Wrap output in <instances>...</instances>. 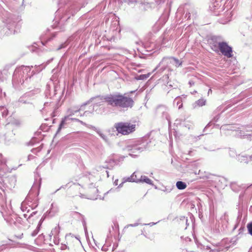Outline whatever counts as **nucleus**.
Instances as JSON below:
<instances>
[{
  "mask_svg": "<svg viewBox=\"0 0 252 252\" xmlns=\"http://www.w3.org/2000/svg\"><path fill=\"white\" fill-rule=\"evenodd\" d=\"M189 84H190V85H191V84H194V83H191V82L190 81V82H189Z\"/></svg>",
  "mask_w": 252,
  "mask_h": 252,
  "instance_id": "obj_17",
  "label": "nucleus"
},
{
  "mask_svg": "<svg viewBox=\"0 0 252 252\" xmlns=\"http://www.w3.org/2000/svg\"><path fill=\"white\" fill-rule=\"evenodd\" d=\"M172 59L175 61L176 65V66L177 67L179 66L180 65H181L182 62H180L179 60L178 59H176L175 58L172 57Z\"/></svg>",
  "mask_w": 252,
  "mask_h": 252,
  "instance_id": "obj_9",
  "label": "nucleus"
},
{
  "mask_svg": "<svg viewBox=\"0 0 252 252\" xmlns=\"http://www.w3.org/2000/svg\"><path fill=\"white\" fill-rule=\"evenodd\" d=\"M138 180V179L136 178V175H135V172H134L130 177H129L127 179V181L129 182H137Z\"/></svg>",
  "mask_w": 252,
  "mask_h": 252,
  "instance_id": "obj_7",
  "label": "nucleus"
},
{
  "mask_svg": "<svg viewBox=\"0 0 252 252\" xmlns=\"http://www.w3.org/2000/svg\"><path fill=\"white\" fill-rule=\"evenodd\" d=\"M72 113H70V114L68 116H65V117H64V118L63 119V120L59 126L58 131H60L61 129L62 128V127H63L64 125L66 124V123H65L66 121H67V119H69V117L72 115Z\"/></svg>",
  "mask_w": 252,
  "mask_h": 252,
  "instance_id": "obj_4",
  "label": "nucleus"
},
{
  "mask_svg": "<svg viewBox=\"0 0 252 252\" xmlns=\"http://www.w3.org/2000/svg\"><path fill=\"white\" fill-rule=\"evenodd\" d=\"M40 151V149L38 148L32 149V152L33 153H35V152H39Z\"/></svg>",
  "mask_w": 252,
  "mask_h": 252,
  "instance_id": "obj_12",
  "label": "nucleus"
},
{
  "mask_svg": "<svg viewBox=\"0 0 252 252\" xmlns=\"http://www.w3.org/2000/svg\"><path fill=\"white\" fill-rule=\"evenodd\" d=\"M176 187L179 189H184L186 188L187 185L182 181H178L176 183Z\"/></svg>",
  "mask_w": 252,
  "mask_h": 252,
  "instance_id": "obj_5",
  "label": "nucleus"
},
{
  "mask_svg": "<svg viewBox=\"0 0 252 252\" xmlns=\"http://www.w3.org/2000/svg\"><path fill=\"white\" fill-rule=\"evenodd\" d=\"M140 180L143 182H145L149 184H150L152 183L151 180L145 176H142L141 177Z\"/></svg>",
  "mask_w": 252,
  "mask_h": 252,
  "instance_id": "obj_6",
  "label": "nucleus"
},
{
  "mask_svg": "<svg viewBox=\"0 0 252 252\" xmlns=\"http://www.w3.org/2000/svg\"><path fill=\"white\" fill-rule=\"evenodd\" d=\"M182 106V104L180 106H179V108H180Z\"/></svg>",
  "mask_w": 252,
  "mask_h": 252,
  "instance_id": "obj_20",
  "label": "nucleus"
},
{
  "mask_svg": "<svg viewBox=\"0 0 252 252\" xmlns=\"http://www.w3.org/2000/svg\"><path fill=\"white\" fill-rule=\"evenodd\" d=\"M114 127L118 133L126 135L134 132L136 125L128 122H119L116 123Z\"/></svg>",
  "mask_w": 252,
  "mask_h": 252,
  "instance_id": "obj_2",
  "label": "nucleus"
},
{
  "mask_svg": "<svg viewBox=\"0 0 252 252\" xmlns=\"http://www.w3.org/2000/svg\"><path fill=\"white\" fill-rule=\"evenodd\" d=\"M210 92L212 93V90L211 89L209 90L208 93Z\"/></svg>",
  "mask_w": 252,
  "mask_h": 252,
  "instance_id": "obj_15",
  "label": "nucleus"
},
{
  "mask_svg": "<svg viewBox=\"0 0 252 252\" xmlns=\"http://www.w3.org/2000/svg\"><path fill=\"white\" fill-rule=\"evenodd\" d=\"M206 101L204 99H200L196 101V104L198 106H202L205 104Z\"/></svg>",
  "mask_w": 252,
  "mask_h": 252,
  "instance_id": "obj_8",
  "label": "nucleus"
},
{
  "mask_svg": "<svg viewBox=\"0 0 252 252\" xmlns=\"http://www.w3.org/2000/svg\"><path fill=\"white\" fill-rule=\"evenodd\" d=\"M104 99L108 104L113 107L123 108H131L134 104V101L131 97L120 94H110L106 96Z\"/></svg>",
  "mask_w": 252,
  "mask_h": 252,
  "instance_id": "obj_1",
  "label": "nucleus"
},
{
  "mask_svg": "<svg viewBox=\"0 0 252 252\" xmlns=\"http://www.w3.org/2000/svg\"><path fill=\"white\" fill-rule=\"evenodd\" d=\"M189 84H190V85H191V84H194V83H191V82L190 81V82H189Z\"/></svg>",
  "mask_w": 252,
  "mask_h": 252,
  "instance_id": "obj_18",
  "label": "nucleus"
},
{
  "mask_svg": "<svg viewBox=\"0 0 252 252\" xmlns=\"http://www.w3.org/2000/svg\"><path fill=\"white\" fill-rule=\"evenodd\" d=\"M219 47L221 53L227 57L230 58L232 56V50L231 47L229 46L225 42H220Z\"/></svg>",
  "mask_w": 252,
  "mask_h": 252,
  "instance_id": "obj_3",
  "label": "nucleus"
},
{
  "mask_svg": "<svg viewBox=\"0 0 252 252\" xmlns=\"http://www.w3.org/2000/svg\"><path fill=\"white\" fill-rule=\"evenodd\" d=\"M99 135L101 136V138H102L103 139H104L105 140H107L106 138H105L104 135L102 133H98Z\"/></svg>",
  "mask_w": 252,
  "mask_h": 252,
  "instance_id": "obj_13",
  "label": "nucleus"
},
{
  "mask_svg": "<svg viewBox=\"0 0 252 252\" xmlns=\"http://www.w3.org/2000/svg\"><path fill=\"white\" fill-rule=\"evenodd\" d=\"M212 49L215 52L218 51L217 46L216 45H213V46H212Z\"/></svg>",
  "mask_w": 252,
  "mask_h": 252,
  "instance_id": "obj_11",
  "label": "nucleus"
},
{
  "mask_svg": "<svg viewBox=\"0 0 252 252\" xmlns=\"http://www.w3.org/2000/svg\"><path fill=\"white\" fill-rule=\"evenodd\" d=\"M69 120H76L77 119H73V118H70V119H69Z\"/></svg>",
  "mask_w": 252,
  "mask_h": 252,
  "instance_id": "obj_16",
  "label": "nucleus"
},
{
  "mask_svg": "<svg viewBox=\"0 0 252 252\" xmlns=\"http://www.w3.org/2000/svg\"><path fill=\"white\" fill-rule=\"evenodd\" d=\"M189 84H190V85H191V84H194V83H191V82L190 81V82H189Z\"/></svg>",
  "mask_w": 252,
  "mask_h": 252,
  "instance_id": "obj_19",
  "label": "nucleus"
},
{
  "mask_svg": "<svg viewBox=\"0 0 252 252\" xmlns=\"http://www.w3.org/2000/svg\"><path fill=\"white\" fill-rule=\"evenodd\" d=\"M150 75V73H148V74H147V75H143V76L145 78H148V77H149Z\"/></svg>",
  "mask_w": 252,
  "mask_h": 252,
  "instance_id": "obj_14",
  "label": "nucleus"
},
{
  "mask_svg": "<svg viewBox=\"0 0 252 252\" xmlns=\"http://www.w3.org/2000/svg\"><path fill=\"white\" fill-rule=\"evenodd\" d=\"M247 228L251 235H252V223L248 224Z\"/></svg>",
  "mask_w": 252,
  "mask_h": 252,
  "instance_id": "obj_10",
  "label": "nucleus"
}]
</instances>
